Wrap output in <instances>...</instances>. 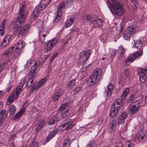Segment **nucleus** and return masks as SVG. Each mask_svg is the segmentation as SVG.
<instances>
[{"label": "nucleus", "instance_id": "f257e3e1", "mask_svg": "<svg viewBox=\"0 0 147 147\" xmlns=\"http://www.w3.org/2000/svg\"><path fill=\"white\" fill-rule=\"evenodd\" d=\"M28 12L26 11L24 6L21 4L20 7L19 16L16 19V22H14L12 24L13 28L18 30L22 26L21 23L27 17Z\"/></svg>", "mask_w": 147, "mask_h": 147}, {"label": "nucleus", "instance_id": "f03ea898", "mask_svg": "<svg viewBox=\"0 0 147 147\" xmlns=\"http://www.w3.org/2000/svg\"><path fill=\"white\" fill-rule=\"evenodd\" d=\"M102 72V70L99 68L94 69L90 77L87 80V84L92 86L98 82L101 78Z\"/></svg>", "mask_w": 147, "mask_h": 147}, {"label": "nucleus", "instance_id": "7ed1b4c3", "mask_svg": "<svg viewBox=\"0 0 147 147\" xmlns=\"http://www.w3.org/2000/svg\"><path fill=\"white\" fill-rule=\"evenodd\" d=\"M45 0H42L41 1L40 4L34 9L31 16L32 21H34L36 19L40 10L44 9L47 6L48 3L44 2ZM48 1L49 2L51 0H48Z\"/></svg>", "mask_w": 147, "mask_h": 147}, {"label": "nucleus", "instance_id": "20e7f679", "mask_svg": "<svg viewBox=\"0 0 147 147\" xmlns=\"http://www.w3.org/2000/svg\"><path fill=\"white\" fill-rule=\"evenodd\" d=\"M143 54V51L142 49H141L131 54L126 59L125 61V64L128 65L129 63H131L134 61L136 58H140Z\"/></svg>", "mask_w": 147, "mask_h": 147}, {"label": "nucleus", "instance_id": "39448f33", "mask_svg": "<svg viewBox=\"0 0 147 147\" xmlns=\"http://www.w3.org/2000/svg\"><path fill=\"white\" fill-rule=\"evenodd\" d=\"M143 100L142 98H139L138 101L134 102L135 104L131 105L129 108V113L131 115H132L136 112L139 110L140 107V104Z\"/></svg>", "mask_w": 147, "mask_h": 147}, {"label": "nucleus", "instance_id": "423d86ee", "mask_svg": "<svg viewBox=\"0 0 147 147\" xmlns=\"http://www.w3.org/2000/svg\"><path fill=\"white\" fill-rule=\"evenodd\" d=\"M24 42L22 40L19 41L17 43L15 50L14 51L13 58L15 59L18 57L21 53V49L24 45Z\"/></svg>", "mask_w": 147, "mask_h": 147}, {"label": "nucleus", "instance_id": "0eeeda50", "mask_svg": "<svg viewBox=\"0 0 147 147\" xmlns=\"http://www.w3.org/2000/svg\"><path fill=\"white\" fill-rule=\"evenodd\" d=\"M136 32V29L133 26L129 27L123 33L124 38L126 40H129L131 36L134 35Z\"/></svg>", "mask_w": 147, "mask_h": 147}, {"label": "nucleus", "instance_id": "6e6552de", "mask_svg": "<svg viewBox=\"0 0 147 147\" xmlns=\"http://www.w3.org/2000/svg\"><path fill=\"white\" fill-rule=\"evenodd\" d=\"M65 6V2L64 1L61 2L59 4V6L57 7V15L53 22V24H55L60 19L62 15L61 9Z\"/></svg>", "mask_w": 147, "mask_h": 147}, {"label": "nucleus", "instance_id": "1a4fd4ad", "mask_svg": "<svg viewBox=\"0 0 147 147\" xmlns=\"http://www.w3.org/2000/svg\"><path fill=\"white\" fill-rule=\"evenodd\" d=\"M57 42V39L56 38H54L50 41H48L47 42H45L44 45L46 46L47 51H49L55 45Z\"/></svg>", "mask_w": 147, "mask_h": 147}, {"label": "nucleus", "instance_id": "9d476101", "mask_svg": "<svg viewBox=\"0 0 147 147\" xmlns=\"http://www.w3.org/2000/svg\"><path fill=\"white\" fill-rule=\"evenodd\" d=\"M47 80V79L46 78L42 79L37 84H35L32 87L31 90H33L38 89L40 87L45 84Z\"/></svg>", "mask_w": 147, "mask_h": 147}, {"label": "nucleus", "instance_id": "9b49d317", "mask_svg": "<svg viewBox=\"0 0 147 147\" xmlns=\"http://www.w3.org/2000/svg\"><path fill=\"white\" fill-rule=\"evenodd\" d=\"M147 70L141 69L139 71V74L140 76V79L142 83H145L146 81Z\"/></svg>", "mask_w": 147, "mask_h": 147}, {"label": "nucleus", "instance_id": "f8f14e48", "mask_svg": "<svg viewBox=\"0 0 147 147\" xmlns=\"http://www.w3.org/2000/svg\"><path fill=\"white\" fill-rule=\"evenodd\" d=\"M63 92L62 89H59L52 96V100L54 102L57 101L63 94Z\"/></svg>", "mask_w": 147, "mask_h": 147}, {"label": "nucleus", "instance_id": "ddd939ff", "mask_svg": "<svg viewBox=\"0 0 147 147\" xmlns=\"http://www.w3.org/2000/svg\"><path fill=\"white\" fill-rule=\"evenodd\" d=\"M97 19V17L94 14H90L85 16L83 18L84 21L86 22L87 21L90 22H94Z\"/></svg>", "mask_w": 147, "mask_h": 147}, {"label": "nucleus", "instance_id": "4468645a", "mask_svg": "<svg viewBox=\"0 0 147 147\" xmlns=\"http://www.w3.org/2000/svg\"><path fill=\"white\" fill-rule=\"evenodd\" d=\"M146 134V133L144 130H141L140 131L138 136V140L140 142H146L147 140Z\"/></svg>", "mask_w": 147, "mask_h": 147}, {"label": "nucleus", "instance_id": "2eb2a0df", "mask_svg": "<svg viewBox=\"0 0 147 147\" xmlns=\"http://www.w3.org/2000/svg\"><path fill=\"white\" fill-rule=\"evenodd\" d=\"M91 54V52L90 49L86 50L81 52L80 53V58L85 59L84 61L86 62L88 59Z\"/></svg>", "mask_w": 147, "mask_h": 147}, {"label": "nucleus", "instance_id": "dca6fc26", "mask_svg": "<svg viewBox=\"0 0 147 147\" xmlns=\"http://www.w3.org/2000/svg\"><path fill=\"white\" fill-rule=\"evenodd\" d=\"M30 27V25L28 24H26L20 30L18 33V36L19 37H21L22 36L25 35V32L28 30Z\"/></svg>", "mask_w": 147, "mask_h": 147}, {"label": "nucleus", "instance_id": "f3484780", "mask_svg": "<svg viewBox=\"0 0 147 147\" xmlns=\"http://www.w3.org/2000/svg\"><path fill=\"white\" fill-rule=\"evenodd\" d=\"M22 81H23V83L19 85L17 88L16 94H16L15 98L16 99L18 98L20 93L21 92L22 89L23 87V84L25 83V78H23L21 80V82H22Z\"/></svg>", "mask_w": 147, "mask_h": 147}, {"label": "nucleus", "instance_id": "a211bd4d", "mask_svg": "<svg viewBox=\"0 0 147 147\" xmlns=\"http://www.w3.org/2000/svg\"><path fill=\"white\" fill-rule=\"evenodd\" d=\"M39 35L46 36V35L49 33V28L45 25L42 26L41 28H39Z\"/></svg>", "mask_w": 147, "mask_h": 147}, {"label": "nucleus", "instance_id": "6ab92c4d", "mask_svg": "<svg viewBox=\"0 0 147 147\" xmlns=\"http://www.w3.org/2000/svg\"><path fill=\"white\" fill-rule=\"evenodd\" d=\"M122 101L120 99H118L115 101L112 106L116 108L120 111L121 107L123 105Z\"/></svg>", "mask_w": 147, "mask_h": 147}, {"label": "nucleus", "instance_id": "aec40b11", "mask_svg": "<svg viewBox=\"0 0 147 147\" xmlns=\"http://www.w3.org/2000/svg\"><path fill=\"white\" fill-rule=\"evenodd\" d=\"M58 131V129H56L50 132L49 134L47 137V139L45 141V143L48 142L51 139L53 138L57 134Z\"/></svg>", "mask_w": 147, "mask_h": 147}, {"label": "nucleus", "instance_id": "412c9836", "mask_svg": "<svg viewBox=\"0 0 147 147\" xmlns=\"http://www.w3.org/2000/svg\"><path fill=\"white\" fill-rule=\"evenodd\" d=\"M114 89L113 84H111L109 85L107 87V90H106L104 93V94H107L108 96H110L111 95L112 92Z\"/></svg>", "mask_w": 147, "mask_h": 147}, {"label": "nucleus", "instance_id": "4be33fe9", "mask_svg": "<svg viewBox=\"0 0 147 147\" xmlns=\"http://www.w3.org/2000/svg\"><path fill=\"white\" fill-rule=\"evenodd\" d=\"M6 21V20L5 19L4 20L0 25V35H1V36H3L4 34Z\"/></svg>", "mask_w": 147, "mask_h": 147}, {"label": "nucleus", "instance_id": "5701e85b", "mask_svg": "<svg viewBox=\"0 0 147 147\" xmlns=\"http://www.w3.org/2000/svg\"><path fill=\"white\" fill-rule=\"evenodd\" d=\"M59 119L58 115L56 114L53 115L52 117L50 119L48 122V124L49 125H53L56 122L58 121Z\"/></svg>", "mask_w": 147, "mask_h": 147}, {"label": "nucleus", "instance_id": "b1692460", "mask_svg": "<svg viewBox=\"0 0 147 147\" xmlns=\"http://www.w3.org/2000/svg\"><path fill=\"white\" fill-rule=\"evenodd\" d=\"M35 71V69H32L28 75V79L34 80L36 75Z\"/></svg>", "mask_w": 147, "mask_h": 147}, {"label": "nucleus", "instance_id": "393cba45", "mask_svg": "<svg viewBox=\"0 0 147 147\" xmlns=\"http://www.w3.org/2000/svg\"><path fill=\"white\" fill-rule=\"evenodd\" d=\"M15 93H12L9 96L6 102V105H9L11 104L14 101V97Z\"/></svg>", "mask_w": 147, "mask_h": 147}, {"label": "nucleus", "instance_id": "a878e982", "mask_svg": "<svg viewBox=\"0 0 147 147\" xmlns=\"http://www.w3.org/2000/svg\"><path fill=\"white\" fill-rule=\"evenodd\" d=\"M119 111L118 110L111 106L110 112V116L112 117H115Z\"/></svg>", "mask_w": 147, "mask_h": 147}, {"label": "nucleus", "instance_id": "bb28decb", "mask_svg": "<svg viewBox=\"0 0 147 147\" xmlns=\"http://www.w3.org/2000/svg\"><path fill=\"white\" fill-rule=\"evenodd\" d=\"M129 91L128 88H126L123 91V94L121 96V99L122 101H124L126 99V97L128 95Z\"/></svg>", "mask_w": 147, "mask_h": 147}, {"label": "nucleus", "instance_id": "cd10ccee", "mask_svg": "<svg viewBox=\"0 0 147 147\" xmlns=\"http://www.w3.org/2000/svg\"><path fill=\"white\" fill-rule=\"evenodd\" d=\"M71 143V140L67 138L64 141L62 147H70Z\"/></svg>", "mask_w": 147, "mask_h": 147}, {"label": "nucleus", "instance_id": "c85d7f7f", "mask_svg": "<svg viewBox=\"0 0 147 147\" xmlns=\"http://www.w3.org/2000/svg\"><path fill=\"white\" fill-rule=\"evenodd\" d=\"M14 47H11L9 48L8 49L5 51L3 53V55L5 57L8 56L12 52L13 50L14 49Z\"/></svg>", "mask_w": 147, "mask_h": 147}, {"label": "nucleus", "instance_id": "c756f323", "mask_svg": "<svg viewBox=\"0 0 147 147\" xmlns=\"http://www.w3.org/2000/svg\"><path fill=\"white\" fill-rule=\"evenodd\" d=\"M70 110L69 108H68L64 112L61 114V117L62 118H64L69 116Z\"/></svg>", "mask_w": 147, "mask_h": 147}, {"label": "nucleus", "instance_id": "7c9ffc66", "mask_svg": "<svg viewBox=\"0 0 147 147\" xmlns=\"http://www.w3.org/2000/svg\"><path fill=\"white\" fill-rule=\"evenodd\" d=\"M16 111L15 107L13 105H11L9 107V112L10 115L12 116Z\"/></svg>", "mask_w": 147, "mask_h": 147}, {"label": "nucleus", "instance_id": "2f4dec72", "mask_svg": "<svg viewBox=\"0 0 147 147\" xmlns=\"http://www.w3.org/2000/svg\"><path fill=\"white\" fill-rule=\"evenodd\" d=\"M95 22L94 23V26L95 27H100L102 26V21L101 19L98 18L95 20Z\"/></svg>", "mask_w": 147, "mask_h": 147}, {"label": "nucleus", "instance_id": "473e14b6", "mask_svg": "<svg viewBox=\"0 0 147 147\" xmlns=\"http://www.w3.org/2000/svg\"><path fill=\"white\" fill-rule=\"evenodd\" d=\"M134 45L138 49L142 50V48L141 49L142 46V43L141 41L140 40H136V41H134Z\"/></svg>", "mask_w": 147, "mask_h": 147}, {"label": "nucleus", "instance_id": "72a5a7b5", "mask_svg": "<svg viewBox=\"0 0 147 147\" xmlns=\"http://www.w3.org/2000/svg\"><path fill=\"white\" fill-rule=\"evenodd\" d=\"M119 54L120 56L123 57L124 56V53L125 51V49L122 46H120L119 47Z\"/></svg>", "mask_w": 147, "mask_h": 147}, {"label": "nucleus", "instance_id": "f704fd0d", "mask_svg": "<svg viewBox=\"0 0 147 147\" xmlns=\"http://www.w3.org/2000/svg\"><path fill=\"white\" fill-rule=\"evenodd\" d=\"M73 120L69 119H66V120L64 121L63 122L62 127H65L66 125L67 124L69 123H70L72 122Z\"/></svg>", "mask_w": 147, "mask_h": 147}, {"label": "nucleus", "instance_id": "c9c22d12", "mask_svg": "<svg viewBox=\"0 0 147 147\" xmlns=\"http://www.w3.org/2000/svg\"><path fill=\"white\" fill-rule=\"evenodd\" d=\"M76 81L75 79L72 80L69 82L67 85L68 88L71 87L75 85Z\"/></svg>", "mask_w": 147, "mask_h": 147}, {"label": "nucleus", "instance_id": "e433bc0d", "mask_svg": "<svg viewBox=\"0 0 147 147\" xmlns=\"http://www.w3.org/2000/svg\"><path fill=\"white\" fill-rule=\"evenodd\" d=\"M75 124V123H74L73 122L70 123H69L67 124V125H66V126H65V127H66L65 129L67 130H69Z\"/></svg>", "mask_w": 147, "mask_h": 147}, {"label": "nucleus", "instance_id": "4c0bfd02", "mask_svg": "<svg viewBox=\"0 0 147 147\" xmlns=\"http://www.w3.org/2000/svg\"><path fill=\"white\" fill-rule=\"evenodd\" d=\"M24 111H22L21 109L17 114L15 115L14 118H18L20 117L23 114Z\"/></svg>", "mask_w": 147, "mask_h": 147}, {"label": "nucleus", "instance_id": "58836bf2", "mask_svg": "<svg viewBox=\"0 0 147 147\" xmlns=\"http://www.w3.org/2000/svg\"><path fill=\"white\" fill-rule=\"evenodd\" d=\"M68 104L66 103L64 104L61 105L59 109V111H61L65 109L68 106Z\"/></svg>", "mask_w": 147, "mask_h": 147}, {"label": "nucleus", "instance_id": "ea45409f", "mask_svg": "<svg viewBox=\"0 0 147 147\" xmlns=\"http://www.w3.org/2000/svg\"><path fill=\"white\" fill-rule=\"evenodd\" d=\"M34 81V80H30L28 79L27 83L26 84V86L28 88H30V86L32 85Z\"/></svg>", "mask_w": 147, "mask_h": 147}, {"label": "nucleus", "instance_id": "a19ab883", "mask_svg": "<svg viewBox=\"0 0 147 147\" xmlns=\"http://www.w3.org/2000/svg\"><path fill=\"white\" fill-rule=\"evenodd\" d=\"M46 36H42L41 35H39V39L40 40V42L43 45H44V44L46 42H45V38Z\"/></svg>", "mask_w": 147, "mask_h": 147}, {"label": "nucleus", "instance_id": "79ce46f5", "mask_svg": "<svg viewBox=\"0 0 147 147\" xmlns=\"http://www.w3.org/2000/svg\"><path fill=\"white\" fill-rule=\"evenodd\" d=\"M4 38L1 43V47L2 48H5L7 45V43H6L7 41Z\"/></svg>", "mask_w": 147, "mask_h": 147}, {"label": "nucleus", "instance_id": "37998d69", "mask_svg": "<svg viewBox=\"0 0 147 147\" xmlns=\"http://www.w3.org/2000/svg\"><path fill=\"white\" fill-rule=\"evenodd\" d=\"M40 64V61H36L34 64V66L32 68V69H35V70H36L37 68L39 66Z\"/></svg>", "mask_w": 147, "mask_h": 147}, {"label": "nucleus", "instance_id": "c03bdc74", "mask_svg": "<svg viewBox=\"0 0 147 147\" xmlns=\"http://www.w3.org/2000/svg\"><path fill=\"white\" fill-rule=\"evenodd\" d=\"M134 95L131 94L127 98V102L128 103H131L134 100Z\"/></svg>", "mask_w": 147, "mask_h": 147}, {"label": "nucleus", "instance_id": "a18cd8bd", "mask_svg": "<svg viewBox=\"0 0 147 147\" xmlns=\"http://www.w3.org/2000/svg\"><path fill=\"white\" fill-rule=\"evenodd\" d=\"M66 3L67 7H69L73 4L74 1L73 0H67Z\"/></svg>", "mask_w": 147, "mask_h": 147}, {"label": "nucleus", "instance_id": "49530a36", "mask_svg": "<svg viewBox=\"0 0 147 147\" xmlns=\"http://www.w3.org/2000/svg\"><path fill=\"white\" fill-rule=\"evenodd\" d=\"M127 116L128 115L127 113L125 111H123V112L120 115L121 117L122 118L125 119L127 117Z\"/></svg>", "mask_w": 147, "mask_h": 147}, {"label": "nucleus", "instance_id": "de8ad7c7", "mask_svg": "<svg viewBox=\"0 0 147 147\" xmlns=\"http://www.w3.org/2000/svg\"><path fill=\"white\" fill-rule=\"evenodd\" d=\"M29 105L28 102V101H26L23 105L22 108L21 109L22 111H25V109Z\"/></svg>", "mask_w": 147, "mask_h": 147}, {"label": "nucleus", "instance_id": "09e8293b", "mask_svg": "<svg viewBox=\"0 0 147 147\" xmlns=\"http://www.w3.org/2000/svg\"><path fill=\"white\" fill-rule=\"evenodd\" d=\"M125 120V119L122 117H121L120 116L118 120V123L119 124H123L124 123Z\"/></svg>", "mask_w": 147, "mask_h": 147}, {"label": "nucleus", "instance_id": "8fccbe9b", "mask_svg": "<svg viewBox=\"0 0 147 147\" xmlns=\"http://www.w3.org/2000/svg\"><path fill=\"white\" fill-rule=\"evenodd\" d=\"M45 123V120H42L39 123L38 126L40 127V128L41 129L43 127Z\"/></svg>", "mask_w": 147, "mask_h": 147}, {"label": "nucleus", "instance_id": "3c124183", "mask_svg": "<svg viewBox=\"0 0 147 147\" xmlns=\"http://www.w3.org/2000/svg\"><path fill=\"white\" fill-rule=\"evenodd\" d=\"M5 63L4 62H0V74L1 73L3 68L5 65Z\"/></svg>", "mask_w": 147, "mask_h": 147}, {"label": "nucleus", "instance_id": "603ef678", "mask_svg": "<svg viewBox=\"0 0 147 147\" xmlns=\"http://www.w3.org/2000/svg\"><path fill=\"white\" fill-rule=\"evenodd\" d=\"M95 144L94 141H91V142L88 144L86 147H93Z\"/></svg>", "mask_w": 147, "mask_h": 147}, {"label": "nucleus", "instance_id": "864d4df0", "mask_svg": "<svg viewBox=\"0 0 147 147\" xmlns=\"http://www.w3.org/2000/svg\"><path fill=\"white\" fill-rule=\"evenodd\" d=\"M5 112V110H3L0 112V118L3 119V116Z\"/></svg>", "mask_w": 147, "mask_h": 147}, {"label": "nucleus", "instance_id": "5fc2aeb1", "mask_svg": "<svg viewBox=\"0 0 147 147\" xmlns=\"http://www.w3.org/2000/svg\"><path fill=\"white\" fill-rule=\"evenodd\" d=\"M115 144V147H123L122 144L120 142H116Z\"/></svg>", "mask_w": 147, "mask_h": 147}, {"label": "nucleus", "instance_id": "6e6d98bb", "mask_svg": "<svg viewBox=\"0 0 147 147\" xmlns=\"http://www.w3.org/2000/svg\"><path fill=\"white\" fill-rule=\"evenodd\" d=\"M103 119L102 118H99L97 122V124L98 125H102Z\"/></svg>", "mask_w": 147, "mask_h": 147}, {"label": "nucleus", "instance_id": "4d7b16f0", "mask_svg": "<svg viewBox=\"0 0 147 147\" xmlns=\"http://www.w3.org/2000/svg\"><path fill=\"white\" fill-rule=\"evenodd\" d=\"M111 52H111V56L112 57H114L116 55V51L113 49L111 51Z\"/></svg>", "mask_w": 147, "mask_h": 147}, {"label": "nucleus", "instance_id": "13d9d810", "mask_svg": "<svg viewBox=\"0 0 147 147\" xmlns=\"http://www.w3.org/2000/svg\"><path fill=\"white\" fill-rule=\"evenodd\" d=\"M11 37V35L10 34H8L6 35V36L4 38H5V39L7 41V43H8L10 40Z\"/></svg>", "mask_w": 147, "mask_h": 147}, {"label": "nucleus", "instance_id": "bf43d9fd", "mask_svg": "<svg viewBox=\"0 0 147 147\" xmlns=\"http://www.w3.org/2000/svg\"><path fill=\"white\" fill-rule=\"evenodd\" d=\"M124 73L125 76L127 78L129 74V70L128 69H124Z\"/></svg>", "mask_w": 147, "mask_h": 147}, {"label": "nucleus", "instance_id": "052dcab7", "mask_svg": "<svg viewBox=\"0 0 147 147\" xmlns=\"http://www.w3.org/2000/svg\"><path fill=\"white\" fill-rule=\"evenodd\" d=\"M38 143L37 142L33 141L31 144V146L33 147H38Z\"/></svg>", "mask_w": 147, "mask_h": 147}, {"label": "nucleus", "instance_id": "680f3d73", "mask_svg": "<svg viewBox=\"0 0 147 147\" xmlns=\"http://www.w3.org/2000/svg\"><path fill=\"white\" fill-rule=\"evenodd\" d=\"M74 17L72 16L68 20V21H69L71 24H72L74 22Z\"/></svg>", "mask_w": 147, "mask_h": 147}, {"label": "nucleus", "instance_id": "e2e57ef3", "mask_svg": "<svg viewBox=\"0 0 147 147\" xmlns=\"http://www.w3.org/2000/svg\"><path fill=\"white\" fill-rule=\"evenodd\" d=\"M7 85L8 86L7 88V91L9 92L11 90L12 87V85L11 84L9 83Z\"/></svg>", "mask_w": 147, "mask_h": 147}, {"label": "nucleus", "instance_id": "0e129e2a", "mask_svg": "<svg viewBox=\"0 0 147 147\" xmlns=\"http://www.w3.org/2000/svg\"><path fill=\"white\" fill-rule=\"evenodd\" d=\"M58 54L57 53H56L54 54L53 56L51 58V60L52 61L54 59L58 56Z\"/></svg>", "mask_w": 147, "mask_h": 147}, {"label": "nucleus", "instance_id": "69168bd1", "mask_svg": "<svg viewBox=\"0 0 147 147\" xmlns=\"http://www.w3.org/2000/svg\"><path fill=\"white\" fill-rule=\"evenodd\" d=\"M72 24H71L70 23L68 20L66 22L65 24V27L67 28L71 26Z\"/></svg>", "mask_w": 147, "mask_h": 147}, {"label": "nucleus", "instance_id": "338daca9", "mask_svg": "<svg viewBox=\"0 0 147 147\" xmlns=\"http://www.w3.org/2000/svg\"><path fill=\"white\" fill-rule=\"evenodd\" d=\"M81 89V87H77L75 88L74 90V92L75 93H77L78 92L80 91Z\"/></svg>", "mask_w": 147, "mask_h": 147}, {"label": "nucleus", "instance_id": "774afa93", "mask_svg": "<svg viewBox=\"0 0 147 147\" xmlns=\"http://www.w3.org/2000/svg\"><path fill=\"white\" fill-rule=\"evenodd\" d=\"M114 127V125H111L109 127V129L110 132H112L113 131Z\"/></svg>", "mask_w": 147, "mask_h": 147}]
</instances>
